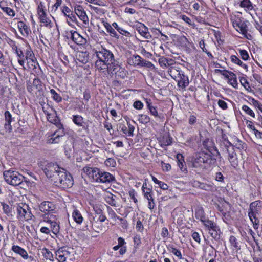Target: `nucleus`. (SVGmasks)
<instances>
[{"mask_svg":"<svg viewBox=\"0 0 262 262\" xmlns=\"http://www.w3.org/2000/svg\"><path fill=\"white\" fill-rule=\"evenodd\" d=\"M83 170L90 177H92L94 181L99 182V178L101 173V171L99 169L85 167Z\"/></svg>","mask_w":262,"mask_h":262,"instance_id":"nucleus-15","label":"nucleus"},{"mask_svg":"<svg viewBox=\"0 0 262 262\" xmlns=\"http://www.w3.org/2000/svg\"><path fill=\"white\" fill-rule=\"evenodd\" d=\"M242 109L247 115H250L253 118H255V116L254 112L247 105H243Z\"/></svg>","mask_w":262,"mask_h":262,"instance_id":"nucleus-50","label":"nucleus"},{"mask_svg":"<svg viewBox=\"0 0 262 262\" xmlns=\"http://www.w3.org/2000/svg\"><path fill=\"white\" fill-rule=\"evenodd\" d=\"M1 205L3 206V210L4 212L7 215H9L11 213L10 207L7 204L1 202Z\"/></svg>","mask_w":262,"mask_h":262,"instance_id":"nucleus-56","label":"nucleus"},{"mask_svg":"<svg viewBox=\"0 0 262 262\" xmlns=\"http://www.w3.org/2000/svg\"><path fill=\"white\" fill-rule=\"evenodd\" d=\"M115 179L114 177L107 172L101 171L98 183H106L112 182Z\"/></svg>","mask_w":262,"mask_h":262,"instance_id":"nucleus-18","label":"nucleus"},{"mask_svg":"<svg viewBox=\"0 0 262 262\" xmlns=\"http://www.w3.org/2000/svg\"><path fill=\"white\" fill-rule=\"evenodd\" d=\"M168 72L172 78L175 80L178 79L179 77H180L181 74L182 73V71L180 70V68H177L175 67H171L169 68L168 70Z\"/></svg>","mask_w":262,"mask_h":262,"instance_id":"nucleus-24","label":"nucleus"},{"mask_svg":"<svg viewBox=\"0 0 262 262\" xmlns=\"http://www.w3.org/2000/svg\"><path fill=\"white\" fill-rule=\"evenodd\" d=\"M176 81L178 82V86L182 89H185L189 83L188 76L185 75L183 72Z\"/></svg>","mask_w":262,"mask_h":262,"instance_id":"nucleus-20","label":"nucleus"},{"mask_svg":"<svg viewBox=\"0 0 262 262\" xmlns=\"http://www.w3.org/2000/svg\"><path fill=\"white\" fill-rule=\"evenodd\" d=\"M240 6L247 11H253L254 12L253 5L250 0H242Z\"/></svg>","mask_w":262,"mask_h":262,"instance_id":"nucleus-34","label":"nucleus"},{"mask_svg":"<svg viewBox=\"0 0 262 262\" xmlns=\"http://www.w3.org/2000/svg\"><path fill=\"white\" fill-rule=\"evenodd\" d=\"M142 60V58L139 55H134L128 58L127 63L130 66L140 67Z\"/></svg>","mask_w":262,"mask_h":262,"instance_id":"nucleus-23","label":"nucleus"},{"mask_svg":"<svg viewBox=\"0 0 262 262\" xmlns=\"http://www.w3.org/2000/svg\"><path fill=\"white\" fill-rule=\"evenodd\" d=\"M228 83L231 85L233 88H236L238 86L236 75L233 72H230V76L228 79Z\"/></svg>","mask_w":262,"mask_h":262,"instance_id":"nucleus-36","label":"nucleus"},{"mask_svg":"<svg viewBox=\"0 0 262 262\" xmlns=\"http://www.w3.org/2000/svg\"><path fill=\"white\" fill-rule=\"evenodd\" d=\"M138 121L142 124H146L149 122L150 118L146 114H139L138 115Z\"/></svg>","mask_w":262,"mask_h":262,"instance_id":"nucleus-44","label":"nucleus"},{"mask_svg":"<svg viewBox=\"0 0 262 262\" xmlns=\"http://www.w3.org/2000/svg\"><path fill=\"white\" fill-rule=\"evenodd\" d=\"M106 69H107L108 71L111 72H114L115 74L117 73V72H119L120 70H121L120 73L122 72H124V69L120 67L118 62L115 60V59L114 61H112V63L106 65Z\"/></svg>","mask_w":262,"mask_h":262,"instance_id":"nucleus-21","label":"nucleus"},{"mask_svg":"<svg viewBox=\"0 0 262 262\" xmlns=\"http://www.w3.org/2000/svg\"><path fill=\"white\" fill-rule=\"evenodd\" d=\"M5 118L6 123L5 124V127L7 128V126H9V128L11 127V123L13 120V118L12 117V115L10 113L7 111L5 112Z\"/></svg>","mask_w":262,"mask_h":262,"instance_id":"nucleus-42","label":"nucleus"},{"mask_svg":"<svg viewBox=\"0 0 262 262\" xmlns=\"http://www.w3.org/2000/svg\"><path fill=\"white\" fill-rule=\"evenodd\" d=\"M70 38L77 45L83 46L86 43V39L75 31H70Z\"/></svg>","mask_w":262,"mask_h":262,"instance_id":"nucleus-13","label":"nucleus"},{"mask_svg":"<svg viewBox=\"0 0 262 262\" xmlns=\"http://www.w3.org/2000/svg\"><path fill=\"white\" fill-rule=\"evenodd\" d=\"M128 193L130 198L135 203L137 204L138 202V200L136 197L137 194L135 190L132 189L129 190Z\"/></svg>","mask_w":262,"mask_h":262,"instance_id":"nucleus-61","label":"nucleus"},{"mask_svg":"<svg viewBox=\"0 0 262 262\" xmlns=\"http://www.w3.org/2000/svg\"><path fill=\"white\" fill-rule=\"evenodd\" d=\"M72 121L78 127H82L83 128L85 127L84 118L81 115H73Z\"/></svg>","mask_w":262,"mask_h":262,"instance_id":"nucleus-30","label":"nucleus"},{"mask_svg":"<svg viewBox=\"0 0 262 262\" xmlns=\"http://www.w3.org/2000/svg\"><path fill=\"white\" fill-rule=\"evenodd\" d=\"M229 242L232 247L235 249H239L240 248L238 246V243L236 238L234 236H231L229 238Z\"/></svg>","mask_w":262,"mask_h":262,"instance_id":"nucleus-49","label":"nucleus"},{"mask_svg":"<svg viewBox=\"0 0 262 262\" xmlns=\"http://www.w3.org/2000/svg\"><path fill=\"white\" fill-rule=\"evenodd\" d=\"M103 26L105 28L107 32L110 33L111 36L115 37L116 38H119V36L118 35L117 32L114 29L113 26L111 25L108 23L106 21H103Z\"/></svg>","mask_w":262,"mask_h":262,"instance_id":"nucleus-31","label":"nucleus"},{"mask_svg":"<svg viewBox=\"0 0 262 262\" xmlns=\"http://www.w3.org/2000/svg\"><path fill=\"white\" fill-rule=\"evenodd\" d=\"M106 166L109 167H115L116 165V162L113 158H107L104 162Z\"/></svg>","mask_w":262,"mask_h":262,"instance_id":"nucleus-55","label":"nucleus"},{"mask_svg":"<svg viewBox=\"0 0 262 262\" xmlns=\"http://www.w3.org/2000/svg\"><path fill=\"white\" fill-rule=\"evenodd\" d=\"M15 53L17 55L18 62L19 64L22 66L24 69H26L24 64L25 61L26 59L25 58V55H24L23 51L20 49L16 48Z\"/></svg>","mask_w":262,"mask_h":262,"instance_id":"nucleus-25","label":"nucleus"},{"mask_svg":"<svg viewBox=\"0 0 262 262\" xmlns=\"http://www.w3.org/2000/svg\"><path fill=\"white\" fill-rule=\"evenodd\" d=\"M215 159L207 153H201L194 157L191 161V166L198 172H202L214 163Z\"/></svg>","mask_w":262,"mask_h":262,"instance_id":"nucleus-1","label":"nucleus"},{"mask_svg":"<svg viewBox=\"0 0 262 262\" xmlns=\"http://www.w3.org/2000/svg\"><path fill=\"white\" fill-rule=\"evenodd\" d=\"M66 17H67V23L70 26H72V23H75L77 21L76 17L73 13L66 16Z\"/></svg>","mask_w":262,"mask_h":262,"instance_id":"nucleus-53","label":"nucleus"},{"mask_svg":"<svg viewBox=\"0 0 262 262\" xmlns=\"http://www.w3.org/2000/svg\"><path fill=\"white\" fill-rule=\"evenodd\" d=\"M238 52L241 58L244 60H247L249 59V55L248 52L245 50L239 49Z\"/></svg>","mask_w":262,"mask_h":262,"instance_id":"nucleus-52","label":"nucleus"},{"mask_svg":"<svg viewBox=\"0 0 262 262\" xmlns=\"http://www.w3.org/2000/svg\"><path fill=\"white\" fill-rule=\"evenodd\" d=\"M33 86L36 89L39 90L42 88V84L40 80L38 78H35L33 81Z\"/></svg>","mask_w":262,"mask_h":262,"instance_id":"nucleus-60","label":"nucleus"},{"mask_svg":"<svg viewBox=\"0 0 262 262\" xmlns=\"http://www.w3.org/2000/svg\"><path fill=\"white\" fill-rule=\"evenodd\" d=\"M231 21L232 22L233 26L235 28V29L237 27H239V25L242 22L239 18L235 17L232 18Z\"/></svg>","mask_w":262,"mask_h":262,"instance_id":"nucleus-62","label":"nucleus"},{"mask_svg":"<svg viewBox=\"0 0 262 262\" xmlns=\"http://www.w3.org/2000/svg\"><path fill=\"white\" fill-rule=\"evenodd\" d=\"M11 250L15 254L19 255L24 259L26 260L29 259L30 261L34 260V258L33 256H29L27 251L18 245H13L11 247Z\"/></svg>","mask_w":262,"mask_h":262,"instance_id":"nucleus-12","label":"nucleus"},{"mask_svg":"<svg viewBox=\"0 0 262 262\" xmlns=\"http://www.w3.org/2000/svg\"><path fill=\"white\" fill-rule=\"evenodd\" d=\"M43 257L46 259H49L51 261L54 260V255L52 252L47 248H43L42 252Z\"/></svg>","mask_w":262,"mask_h":262,"instance_id":"nucleus-41","label":"nucleus"},{"mask_svg":"<svg viewBox=\"0 0 262 262\" xmlns=\"http://www.w3.org/2000/svg\"><path fill=\"white\" fill-rule=\"evenodd\" d=\"M259 203L260 202L257 201L251 203L248 211V216L255 230L257 229L259 225V221L257 217L260 210V207L258 205Z\"/></svg>","mask_w":262,"mask_h":262,"instance_id":"nucleus-5","label":"nucleus"},{"mask_svg":"<svg viewBox=\"0 0 262 262\" xmlns=\"http://www.w3.org/2000/svg\"><path fill=\"white\" fill-rule=\"evenodd\" d=\"M74 12L78 18L83 22L85 27H88L89 24V19L83 7L79 4H75L74 6Z\"/></svg>","mask_w":262,"mask_h":262,"instance_id":"nucleus-10","label":"nucleus"},{"mask_svg":"<svg viewBox=\"0 0 262 262\" xmlns=\"http://www.w3.org/2000/svg\"><path fill=\"white\" fill-rule=\"evenodd\" d=\"M61 9L62 13L66 17L72 14V11L71 9L66 6L62 7Z\"/></svg>","mask_w":262,"mask_h":262,"instance_id":"nucleus-59","label":"nucleus"},{"mask_svg":"<svg viewBox=\"0 0 262 262\" xmlns=\"http://www.w3.org/2000/svg\"><path fill=\"white\" fill-rule=\"evenodd\" d=\"M43 111L47 115L48 120L52 123L56 124L59 120L56 116L55 111L51 107H48V110H45V107H42Z\"/></svg>","mask_w":262,"mask_h":262,"instance_id":"nucleus-14","label":"nucleus"},{"mask_svg":"<svg viewBox=\"0 0 262 262\" xmlns=\"http://www.w3.org/2000/svg\"><path fill=\"white\" fill-rule=\"evenodd\" d=\"M91 226L92 228L97 233L102 231L104 227L101 222H94V224L93 223Z\"/></svg>","mask_w":262,"mask_h":262,"instance_id":"nucleus-47","label":"nucleus"},{"mask_svg":"<svg viewBox=\"0 0 262 262\" xmlns=\"http://www.w3.org/2000/svg\"><path fill=\"white\" fill-rule=\"evenodd\" d=\"M95 54L98 58L95 63L98 69H105L106 64L112 63V61H114V56L112 52L105 48H98L95 50Z\"/></svg>","mask_w":262,"mask_h":262,"instance_id":"nucleus-2","label":"nucleus"},{"mask_svg":"<svg viewBox=\"0 0 262 262\" xmlns=\"http://www.w3.org/2000/svg\"><path fill=\"white\" fill-rule=\"evenodd\" d=\"M72 217L74 221L78 224H81L83 221V218L80 212L77 209H74L73 211Z\"/></svg>","mask_w":262,"mask_h":262,"instance_id":"nucleus-32","label":"nucleus"},{"mask_svg":"<svg viewBox=\"0 0 262 262\" xmlns=\"http://www.w3.org/2000/svg\"><path fill=\"white\" fill-rule=\"evenodd\" d=\"M127 124L128 128L127 130V135L130 137H133L134 135L135 127L132 125L129 122H127Z\"/></svg>","mask_w":262,"mask_h":262,"instance_id":"nucleus-63","label":"nucleus"},{"mask_svg":"<svg viewBox=\"0 0 262 262\" xmlns=\"http://www.w3.org/2000/svg\"><path fill=\"white\" fill-rule=\"evenodd\" d=\"M50 93L52 95V97L54 100L57 102H60L62 101L61 97L56 93L55 90L52 89L50 90Z\"/></svg>","mask_w":262,"mask_h":262,"instance_id":"nucleus-48","label":"nucleus"},{"mask_svg":"<svg viewBox=\"0 0 262 262\" xmlns=\"http://www.w3.org/2000/svg\"><path fill=\"white\" fill-rule=\"evenodd\" d=\"M173 60L171 59H168L164 57H160L159 59V63L161 67H167L170 66L171 64V62Z\"/></svg>","mask_w":262,"mask_h":262,"instance_id":"nucleus-37","label":"nucleus"},{"mask_svg":"<svg viewBox=\"0 0 262 262\" xmlns=\"http://www.w3.org/2000/svg\"><path fill=\"white\" fill-rule=\"evenodd\" d=\"M39 166L43 170L46 176L53 181L59 176V172L63 169L54 163H45L43 164L41 163Z\"/></svg>","mask_w":262,"mask_h":262,"instance_id":"nucleus-4","label":"nucleus"},{"mask_svg":"<svg viewBox=\"0 0 262 262\" xmlns=\"http://www.w3.org/2000/svg\"><path fill=\"white\" fill-rule=\"evenodd\" d=\"M37 14L40 22L43 26L51 28L52 23L51 20L47 17V14L46 12V7L43 2H40L37 7Z\"/></svg>","mask_w":262,"mask_h":262,"instance_id":"nucleus-9","label":"nucleus"},{"mask_svg":"<svg viewBox=\"0 0 262 262\" xmlns=\"http://www.w3.org/2000/svg\"><path fill=\"white\" fill-rule=\"evenodd\" d=\"M140 67H146L150 70L153 69L155 68L154 64L151 62L146 61L143 58Z\"/></svg>","mask_w":262,"mask_h":262,"instance_id":"nucleus-51","label":"nucleus"},{"mask_svg":"<svg viewBox=\"0 0 262 262\" xmlns=\"http://www.w3.org/2000/svg\"><path fill=\"white\" fill-rule=\"evenodd\" d=\"M227 151L228 152V159L231 166L233 167H236L238 166V161L236 154L234 151L229 152L228 149Z\"/></svg>","mask_w":262,"mask_h":262,"instance_id":"nucleus-28","label":"nucleus"},{"mask_svg":"<svg viewBox=\"0 0 262 262\" xmlns=\"http://www.w3.org/2000/svg\"><path fill=\"white\" fill-rule=\"evenodd\" d=\"M137 30L140 34L144 38L146 39H150L151 38V35L148 32V28L144 24L140 23L137 27Z\"/></svg>","mask_w":262,"mask_h":262,"instance_id":"nucleus-22","label":"nucleus"},{"mask_svg":"<svg viewBox=\"0 0 262 262\" xmlns=\"http://www.w3.org/2000/svg\"><path fill=\"white\" fill-rule=\"evenodd\" d=\"M17 27L20 34L24 37H28L31 33L30 27L23 21L17 23Z\"/></svg>","mask_w":262,"mask_h":262,"instance_id":"nucleus-16","label":"nucleus"},{"mask_svg":"<svg viewBox=\"0 0 262 262\" xmlns=\"http://www.w3.org/2000/svg\"><path fill=\"white\" fill-rule=\"evenodd\" d=\"M209 233L211 236L214 239L219 240L220 238L221 232L217 225L214 226V228H212L211 229H210L209 231Z\"/></svg>","mask_w":262,"mask_h":262,"instance_id":"nucleus-33","label":"nucleus"},{"mask_svg":"<svg viewBox=\"0 0 262 262\" xmlns=\"http://www.w3.org/2000/svg\"><path fill=\"white\" fill-rule=\"evenodd\" d=\"M65 134L63 125H58V129L51 134L48 138L47 142L49 144L58 143L60 141V138Z\"/></svg>","mask_w":262,"mask_h":262,"instance_id":"nucleus-11","label":"nucleus"},{"mask_svg":"<svg viewBox=\"0 0 262 262\" xmlns=\"http://www.w3.org/2000/svg\"><path fill=\"white\" fill-rule=\"evenodd\" d=\"M46 215H45L44 218V222H46L49 223L50 225L51 230L53 233L56 235L58 233L59 231V225L58 222L52 221L51 219H48V216L47 217H46Z\"/></svg>","mask_w":262,"mask_h":262,"instance_id":"nucleus-19","label":"nucleus"},{"mask_svg":"<svg viewBox=\"0 0 262 262\" xmlns=\"http://www.w3.org/2000/svg\"><path fill=\"white\" fill-rule=\"evenodd\" d=\"M195 216L196 219L200 220L201 222L203 221L205 219L204 212L202 207H198L195 212Z\"/></svg>","mask_w":262,"mask_h":262,"instance_id":"nucleus-38","label":"nucleus"},{"mask_svg":"<svg viewBox=\"0 0 262 262\" xmlns=\"http://www.w3.org/2000/svg\"><path fill=\"white\" fill-rule=\"evenodd\" d=\"M202 222L209 231L212 228H214V226L216 225V224L214 222L208 219H205Z\"/></svg>","mask_w":262,"mask_h":262,"instance_id":"nucleus-46","label":"nucleus"},{"mask_svg":"<svg viewBox=\"0 0 262 262\" xmlns=\"http://www.w3.org/2000/svg\"><path fill=\"white\" fill-rule=\"evenodd\" d=\"M54 182L57 185L62 188H70L74 184L72 176L69 173L67 172L64 169H61L59 176L55 179Z\"/></svg>","mask_w":262,"mask_h":262,"instance_id":"nucleus-3","label":"nucleus"},{"mask_svg":"<svg viewBox=\"0 0 262 262\" xmlns=\"http://www.w3.org/2000/svg\"><path fill=\"white\" fill-rule=\"evenodd\" d=\"M106 211L108 213V216L114 221H116L117 220H119L120 217H119L113 209L109 206H106Z\"/></svg>","mask_w":262,"mask_h":262,"instance_id":"nucleus-40","label":"nucleus"},{"mask_svg":"<svg viewBox=\"0 0 262 262\" xmlns=\"http://www.w3.org/2000/svg\"><path fill=\"white\" fill-rule=\"evenodd\" d=\"M144 197L147 200H151L153 198V191L152 189H146V191L144 190L143 192Z\"/></svg>","mask_w":262,"mask_h":262,"instance_id":"nucleus-57","label":"nucleus"},{"mask_svg":"<svg viewBox=\"0 0 262 262\" xmlns=\"http://www.w3.org/2000/svg\"><path fill=\"white\" fill-rule=\"evenodd\" d=\"M194 185L196 187H198L200 188L205 190L206 191H213L214 189V186L212 184H209L207 183H202L199 181L194 182Z\"/></svg>","mask_w":262,"mask_h":262,"instance_id":"nucleus-29","label":"nucleus"},{"mask_svg":"<svg viewBox=\"0 0 262 262\" xmlns=\"http://www.w3.org/2000/svg\"><path fill=\"white\" fill-rule=\"evenodd\" d=\"M0 8L7 15L10 17H14L15 15V13L13 9L8 7H2L0 5Z\"/></svg>","mask_w":262,"mask_h":262,"instance_id":"nucleus-43","label":"nucleus"},{"mask_svg":"<svg viewBox=\"0 0 262 262\" xmlns=\"http://www.w3.org/2000/svg\"><path fill=\"white\" fill-rule=\"evenodd\" d=\"M236 30L244 34L247 32V26L242 21L239 25V27L236 28Z\"/></svg>","mask_w":262,"mask_h":262,"instance_id":"nucleus-58","label":"nucleus"},{"mask_svg":"<svg viewBox=\"0 0 262 262\" xmlns=\"http://www.w3.org/2000/svg\"><path fill=\"white\" fill-rule=\"evenodd\" d=\"M168 251L174 254L179 259H184L186 261H187V260L184 259L182 257V253L180 250L178 249L176 247L173 246H169L168 247Z\"/></svg>","mask_w":262,"mask_h":262,"instance_id":"nucleus-35","label":"nucleus"},{"mask_svg":"<svg viewBox=\"0 0 262 262\" xmlns=\"http://www.w3.org/2000/svg\"><path fill=\"white\" fill-rule=\"evenodd\" d=\"M34 54L30 49H27L25 53V58L26 60L28 59H31L34 57Z\"/></svg>","mask_w":262,"mask_h":262,"instance_id":"nucleus-64","label":"nucleus"},{"mask_svg":"<svg viewBox=\"0 0 262 262\" xmlns=\"http://www.w3.org/2000/svg\"><path fill=\"white\" fill-rule=\"evenodd\" d=\"M27 60V64L28 66V68H33V69H37V68H38V71H35V72L36 73H39V72H41V70H40V67L39 66V64L37 62V61L36 59V58L35 57V56L31 58V59H28Z\"/></svg>","mask_w":262,"mask_h":262,"instance_id":"nucleus-27","label":"nucleus"},{"mask_svg":"<svg viewBox=\"0 0 262 262\" xmlns=\"http://www.w3.org/2000/svg\"><path fill=\"white\" fill-rule=\"evenodd\" d=\"M148 108L149 110L150 113L151 115H153L156 118H160V115H159L156 108L155 107L151 105L150 104H148Z\"/></svg>","mask_w":262,"mask_h":262,"instance_id":"nucleus-54","label":"nucleus"},{"mask_svg":"<svg viewBox=\"0 0 262 262\" xmlns=\"http://www.w3.org/2000/svg\"><path fill=\"white\" fill-rule=\"evenodd\" d=\"M116 198L117 196L112 193H107L104 196V200L106 202L113 207L116 206Z\"/></svg>","mask_w":262,"mask_h":262,"instance_id":"nucleus-26","label":"nucleus"},{"mask_svg":"<svg viewBox=\"0 0 262 262\" xmlns=\"http://www.w3.org/2000/svg\"><path fill=\"white\" fill-rule=\"evenodd\" d=\"M3 175L6 182L13 186L21 184L25 179V177L18 172L11 170L5 171Z\"/></svg>","mask_w":262,"mask_h":262,"instance_id":"nucleus-6","label":"nucleus"},{"mask_svg":"<svg viewBox=\"0 0 262 262\" xmlns=\"http://www.w3.org/2000/svg\"><path fill=\"white\" fill-rule=\"evenodd\" d=\"M39 209L42 212H52L55 209V206L51 202L45 201L40 204Z\"/></svg>","mask_w":262,"mask_h":262,"instance_id":"nucleus-17","label":"nucleus"},{"mask_svg":"<svg viewBox=\"0 0 262 262\" xmlns=\"http://www.w3.org/2000/svg\"><path fill=\"white\" fill-rule=\"evenodd\" d=\"M172 138L168 136H164L161 141V146H166L169 145L172 143Z\"/></svg>","mask_w":262,"mask_h":262,"instance_id":"nucleus-45","label":"nucleus"},{"mask_svg":"<svg viewBox=\"0 0 262 262\" xmlns=\"http://www.w3.org/2000/svg\"><path fill=\"white\" fill-rule=\"evenodd\" d=\"M17 218L20 221H29L32 219L33 214L29 207L26 204L21 203L16 208Z\"/></svg>","mask_w":262,"mask_h":262,"instance_id":"nucleus-8","label":"nucleus"},{"mask_svg":"<svg viewBox=\"0 0 262 262\" xmlns=\"http://www.w3.org/2000/svg\"><path fill=\"white\" fill-rule=\"evenodd\" d=\"M71 250L68 247H60L55 252L56 259L58 262L73 261L74 259V256Z\"/></svg>","mask_w":262,"mask_h":262,"instance_id":"nucleus-7","label":"nucleus"},{"mask_svg":"<svg viewBox=\"0 0 262 262\" xmlns=\"http://www.w3.org/2000/svg\"><path fill=\"white\" fill-rule=\"evenodd\" d=\"M112 26L121 34L125 36H129L130 35V33L129 32L125 30L123 28L120 27L116 22L113 23L112 24Z\"/></svg>","mask_w":262,"mask_h":262,"instance_id":"nucleus-39","label":"nucleus"}]
</instances>
